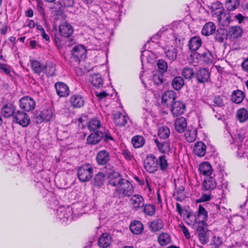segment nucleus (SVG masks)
Returning <instances> with one entry per match:
<instances>
[{
  "mask_svg": "<svg viewBox=\"0 0 248 248\" xmlns=\"http://www.w3.org/2000/svg\"><path fill=\"white\" fill-rule=\"evenodd\" d=\"M109 184L115 187L114 195L119 199L130 197L133 194L134 188L132 183L124 178L118 172H114L110 175Z\"/></svg>",
  "mask_w": 248,
  "mask_h": 248,
  "instance_id": "nucleus-1",
  "label": "nucleus"
},
{
  "mask_svg": "<svg viewBox=\"0 0 248 248\" xmlns=\"http://www.w3.org/2000/svg\"><path fill=\"white\" fill-rule=\"evenodd\" d=\"M93 175V169L89 164H84L80 167L78 170V177L81 182L89 181Z\"/></svg>",
  "mask_w": 248,
  "mask_h": 248,
  "instance_id": "nucleus-2",
  "label": "nucleus"
},
{
  "mask_svg": "<svg viewBox=\"0 0 248 248\" xmlns=\"http://www.w3.org/2000/svg\"><path fill=\"white\" fill-rule=\"evenodd\" d=\"M144 165L147 171L154 173L158 169V160L154 155L149 154L145 159Z\"/></svg>",
  "mask_w": 248,
  "mask_h": 248,
  "instance_id": "nucleus-3",
  "label": "nucleus"
},
{
  "mask_svg": "<svg viewBox=\"0 0 248 248\" xmlns=\"http://www.w3.org/2000/svg\"><path fill=\"white\" fill-rule=\"evenodd\" d=\"M13 119L14 122L23 127L27 126L30 123V118L28 114L20 110L15 112Z\"/></svg>",
  "mask_w": 248,
  "mask_h": 248,
  "instance_id": "nucleus-4",
  "label": "nucleus"
},
{
  "mask_svg": "<svg viewBox=\"0 0 248 248\" xmlns=\"http://www.w3.org/2000/svg\"><path fill=\"white\" fill-rule=\"evenodd\" d=\"M35 105L34 100L28 96H24L19 100V107L21 109L25 111L29 112L33 110Z\"/></svg>",
  "mask_w": 248,
  "mask_h": 248,
  "instance_id": "nucleus-5",
  "label": "nucleus"
},
{
  "mask_svg": "<svg viewBox=\"0 0 248 248\" xmlns=\"http://www.w3.org/2000/svg\"><path fill=\"white\" fill-rule=\"evenodd\" d=\"M72 54L75 61L79 62L86 57V49L82 45L77 46L73 48Z\"/></svg>",
  "mask_w": 248,
  "mask_h": 248,
  "instance_id": "nucleus-6",
  "label": "nucleus"
},
{
  "mask_svg": "<svg viewBox=\"0 0 248 248\" xmlns=\"http://www.w3.org/2000/svg\"><path fill=\"white\" fill-rule=\"evenodd\" d=\"M53 117V111L51 108L48 107L44 109L36 117V122L40 123L44 121H49Z\"/></svg>",
  "mask_w": 248,
  "mask_h": 248,
  "instance_id": "nucleus-7",
  "label": "nucleus"
},
{
  "mask_svg": "<svg viewBox=\"0 0 248 248\" xmlns=\"http://www.w3.org/2000/svg\"><path fill=\"white\" fill-rule=\"evenodd\" d=\"M155 143L161 153L169 155L171 152L170 143L168 141H163L162 140L155 139Z\"/></svg>",
  "mask_w": 248,
  "mask_h": 248,
  "instance_id": "nucleus-8",
  "label": "nucleus"
},
{
  "mask_svg": "<svg viewBox=\"0 0 248 248\" xmlns=\"http://www.w3.org/2000/svg\"><path fill=\"white\" fill-rule=\"evenodd\" d=\"M132 208L134 210H139L144 204V200L143 197L139 194L134 195L130 199Z\"/></svg>",
  "mask_w": 248,
  "mask_h": 248,
  "instance_id": "nucleus-9",
  "label": "nucleus"
},
{
  "mask_svg": "<svg viewBox=\"0 0 248 248\" xmlns=\"http://www.w3.org/2000/svg\"><path fill=\"white\" fill-rule=\"evenodd\" d=\"M110 154L108 151L102 150L99 151L96 156L97 164L99 165H105L109 160Z\"/></svg>",
  "mask_w": 248,
  "mask_h": 248,
  "instance_id": "nucleus-10",
  "label": "nucleus"
},
{
  "mask_svg": "<svg viewBox=\"0 0 248 248\" xmlns=\"http://www.w3.org/2000/svg\"><path fill=\"white\" fill-rule=\"evenodd\" d=\"M57 94L60 97H66L69 94L70 90L68 86L62 82H57L55 84Z\"/></svg>",
  "mask_w": 248,
  "mask_h": 248,
  "instance_id": "nucleus-11",
  "label": "nucleus"
},
{
  "mask_svg": "<svg viewBox=\"0 0 248 248\" xmlns=\"http://www.w3.org/2000/svg\"><path fill=\"white\" fill-rule=\"evenodd\" d=\"M171 112L174 116L183 114L186 110V105L181 101L174 102L171 105Z\"/></svg>",
  "mask_w": 248,
  "mask_h": 248,
  "instance_id": "nucleus-12",
  "label": "nucleus"
},
{
  "mask_svg": "<svg viewBox=\"0 0 248 248\" xmlns=\"http://www.w3.org/2000/svg\"><path fill=\"white\" fill-rule=\"evenodd\" d=\"M112 239L108 233H104L99 237L98 240V246L102 248L109 247L112 243Z\"/></svg>",
  "mask_w": 248,
  "mask_h": 248,
  "instance_id": "nucleus-13",
  "label": "nucleus"
},
{
  "mask_svg": "<svg viewBox=\"0 0 248 248\" xmlns=\"http://www.w3.org/2000/svg\"><path fill=\"white\" fill-rule=\"evenodd\" d=\"M59 32L63 37H69L73 33V29L69 23L65 22L60 25Z\"/></svg>",
  "mask_w": 248,
  "mask_h": 248,
  "instance_id": "nucleus-14",
  "label": "nucleus"
},
{
  "mask_svg": "<svg viewBox=\"0 0 248 248\" xmlns=\"http://www.w3.org/2000/svg\"><path fill=\"white\" fill-rule=\"evenodd\" d=\"M228 31L224 28H219L215 30L214 36L215 40L219 43L224 42L228 38Z\"/></svg>",
  "mask_w": 248,
  "mask_h": 248,
  "instance_id": "nucleus-15",
  "label": "nucleus"
},
{
  "mask_svg": "<svg viewBox=\"0 0 248 248\" xmlns=\"http://www.w3.org/2000/svg\"><path fill=\"white\" fill-rule=\"evenodd\" d=\"M198 81L201 83L207 82L210 78V73L205 68H201L196 74Z\"/></svg>",
  "mask_w": 248,
  "mask_h": 248,
  "instance_id": "nucleus-16",
  "label": "nucleus"
},
{
  "mask_svg": "<svg viewBox=\"0 0 248 248\" xmlns=\"http://www.w3.org/2000/svg\"><path fill=\"white\" fill-rule=\"evenodd\" d=\"M217 184L214 177H208L204 179L202 183V189L205 191H211L217 186Z\"/></svg>",
  "mask_w": 248,
  "mask_h": 248,
  "instance_id": "nucleus-17",
  "label": "nucleus"
},
{
  "mask_svg": "<svg viewBox=\"0 0 248 248\" xmlns=\"http://www.w3.org/2000/svg\"><path fill=\"white\" fill-rule=\"evenodd\" d=\"M176 98V93L172 90L166 91L162 97V102L167 105L172 104Z\"/></svg>",
  "mask_w": 248,
  "mask_h": 248,
  "instance_id": "nucleus-18",
  "label": "nucleus"
},
{
  "mask_svg": "<svg viewBox=\"0 0 248 248\" xmlns=\"http://www.w3.org/2000/svg\"><path fill=\"white\" fill-rule=\"evenodd\" d=\"M103 137V132L101 131H96L91 133L87 137V142L89 144L94 145L98 143Z\"/></svg>",
  "mask_w": 248,
  "mask_h": 248,
  "instance_id": "nucleus-19",
  "label": "nucleus"
},
{
  "mask_svg": "<svg viewBox=\"0 0 248 248\" xmlns=\"http://www.w3.org/2000/svg\"><path fill=\"white\" fill-rule=\"evenodd\" d=\"M194 154L198 156H203L206 151L205 144L202 141L196 142L193 147Z\"/></svg>",
  "mask_w": 248,
  "mask_h": 248,
  "instance_id": "nucleus-20",
  "label": "nucleus"
},
{
  "mask_svg": "<svg viewBox=\"0 0 248 248\" xmlns=\"http://www.w3.org/2000/svg\"><path fill=\"white\" fill-rule=\"evenodd\" d=\"M70 102L73 107L75 108H80L84 106L85 100L82 96L78 94H75L71 97Z\"/></svg>",
  "mask_w": 248,
  "mask_h": 248,
  "instance_id": "nucleus-21",
  "label": "nucleus"
},
{
  "mask_svg": "<svg viewBox=\"0 0 248 248\" xmlns=\"http://www.w3.org/2000/svg\"><path fill=\"white\" fill-rule=\"evenodd\" d=\"M210 9L213 16H221L225 11L222 3L219 1L212 3Z\"/></svg>",
  "mask_w": 248,
  "mask_h": 248,
  "instance_id": "nucleus-22",
  "label": "nucleus"
},
{
  "mask_svg": "<svg viewBox=\"0 0 248 248\" xmlns=\"http://www.w3.org/2000/svg\"><path fill=\"white\" fill-rule=\"evenodd\" d=\"M174 124L175 129L179 133L183 132L187 126L186 120L183 117L176 119Z\"/></svg>",
  "mask_w": 248,
  "mask_h": 248,
  "instance_id": "nucleus-23",
  "label": "nucleus"
},
{
  "mask_svg": "<svg viewBox=\"0 0 248 248\" xmlns=\"http://www.w3.org/2000/svg\"><path fill=\"white\" fill-rule=\"evenodd\" d=\"M115 123L120 126H124L127 123L128 117L127 116L123 115L121 113L117 112L113 114Z\"/></svg>",
  "mask_w": 248,
  "mask_h": 248,
  "instance_id": "nucleus-24",
  "label": "nucleus"
},
{
  "mask_svg": "<svg viewBox=\"0 0 248 248\" xmlns=\"http://www.w3.org/2000/svg\"><path fill=\"white\" fill-rule=\"evenodd\" d=\"M166 57L171 61H174L177 57V49L173 46H166L165 48Z\"/></svg>",
  "mask_w": 248,
  "mask_h": 248,
  "instance_id": "nucleus-25",
  "label": "nucleus"
},
{
  "mask_svg": "<svg viewBox=\"0 0 248 248\" xmlns=\"http://www.w3.org/2000/svg\"><path fill=\"white\" fill-rule=\"evenodd\" d=\"M202 41L200 37L195 36L191 38L188 42L189 48L192 51H196L201 46Z\"/></svg>",
  "mask_w": 248,
  "mask_h": 248,
  "instance_id": "nucleus-26",
  "label": "nucleus"
},
{
  "mask_svg": "<svg viewBox=\"0 0 248 248\" xmlns=\"http://www.w3.org/2000/svg\"><path fill=\"white\" fill-rule=\"evenodd\" d=\"M130 230L133 233L139 234L143 231V225L140 221L135 220L131 222Z\"/></svg>",
  "mask_w": 248,
  "mask_h": 248,
  "instance_id": "nucleus-27",
  "label": "nucleus"
},
{
  "mask_svg": "<svg viewBox=\"0 0 248 248\" xmlns=\"http://www.w3.org/2000/svg\"><path fill=\"white\" fill-rule=\"evenodd\" d=\"M90 81L93 86L98 88L102 87L103 84V79L99 74L91 75Z\"/></svg>",
  "mask_w": 248,
  "mask_h": 248,
  "instance_id": "nucleus-28",
  "label": "nucleus"
},
{
  "mask_svg": "<svg viewBox=\"0 0 248 248\" xmlns=\"http://www.w3.org/2000/svg\"><path fill=\"white\" fill-rule=\"evenodd\" d=\"M199 170L200 173L203 175L209 176L212 172V166L208 162H204L201 163Z\"/></svg>",
  "mask_w": 248,
  "mask_h": 248,
  "instance_id": "nucleus-29",
  "label": "nucleus"
},
{
  "mask_svg": "<svg viewBox=\"0 0 248 248\" xmlns=\"http://www.w3.org/2000/svg\"><path fill=\"white\" fill-rule=\"evenodd\" d=\"M15 106L12 104H6L3 106L1 109V113L5 117H14L15 112Z\"/></svg>",
  "mask_w": 248,
  "mask_h": 248,
  "instance_id": "nucleus-30",
  "label": "nucleus"
},
{
  "mask_svg": "<svg viewBox=\"0 0 248 248\" xmlns=\"http://www.w3.org/2000/svg\"><path fill=\"white\" fill-rule=\"evenodd\" d=\"M57 213L58 218L61 220L68 219L72 217V212L70 208L60 207L57 210Z\"/></svg>",
  "mask_w": 248,
  "mask_h": 248,
  "instance_id": "nucleus-31",
  "label": "nucleus"
},
{
  "mask_svg": "<svg viewBox=\"0 0 248 248\" xmlns=\"http://www.w3.org/2000/svg\"><path fill=\"white\" fill-rule=\"evenodd\" d=\"M216 30V26L215 24L211 22L206 23L203 26L202 33L205 36H209L214 33Z\"/></svg>",
  "mask_w": 248,
  "mask_h": 248,
  "instance_id": "nucleus-32",
  "label": "nucleus"
},
{
  "mask_svg": "<svg viewBox=\"0 0 248 248\" xmlns=\"http://www.w3.org/2000/svg\"><path fill=\"white\" fill-rule=\"evenodd\" d=\"M228 31V35L232 38L236 39L241 37L242 34V30L239 26H233L231 27Z\"/></svg>",
  "mask_w": 248,
  "mask_h": 248,
  "instance_id": "nucleus-33",
  "label": "nucleus"
},
{
  "mask_svg": "<svg viewBox=\"0 0 248 248\" xmlns=\"http://www.w3.org/2000/svg\"><path fill=\"white\" fill-rule=\"evenodd\" d=\"M197 130L194 128L188 129L185 133L186 140L189 142H194L197 138Z\"/></svg>",
  "mask_w": 248,
  "mask_h": 248,
  "instance_id": "nucleus-34",
  "label": "nucleus"
},
{
  "mask_svg": "<svg viewBox=\"0 0 248 248\" xmlns=\"http://www.w3.org/2000/svg\"><path fill=\"white\" fill-rule=\"evenodd\" d=\"M43 72L46 73L47 76H53L56 72V65L49 62L44 65V70Z\"/></svg>",
  "mask_w": 248,
  "mask_h": 248,
  "instance_id": "nucleus-35",
  "label": "nucleus"
},
{
  "mask_svg": "<svg viewBox=\"0 0 248 248\" xmlns=\"http://www.w3.org/2000/svg\"><path fill=\"white\" fill-rule=\"evenodd\" d=\"M164 227V223L162 219L157 218L150 223V228L152 231L157 232L162 229Z\"/></svg>",
  "mask_w": 248,
  "mask_h": 248,
  "instance_id": "nucleus-36",
  "label": "nucleus"
},
{
  "mask_svg": "<svg viewBox=\"0 0 248 248\" xmlns=\"http://www.w3.org/2000/svg\"><path fill=\"white\" fill-rule=\"evenodd\" d=\"M102 124L101 121L97 118H93L89 121L88 127L90 131H97L101 128Z\"/></svg>",
  "mask_w": 248,
  "mask_h": 248,
  "instance_id": "nucleus-37",
  "label": "nucleus"
},
{
  "mask_svg": "<svg viewBox=\"0 0 248 248\" xmlns=\"http://www.w3.org/2000/svg\"><path fill=\"white\" fill-rule=\"evenodd\" d=\"M245 97L244 93L240 90L234 91L232 94V100L236 104L241 103Z\"/></svg>",
  "mask_w": 248,
  "mask_h": 248,
  "instance_id": "nucleus-38",
  "label": "nucleus"
},
{
  "mask_svg": "<svg viewBox=\"0 0 248 248\" xmlns=\"http://www.w3.org/2000/svg\"><path fill=\"white\" fill-rule=\"evenodd\" d=\"M170 135V130L168 126L162 125L159 127L158 130V136L160 138V140L166 139Z\"/></svg>",
  "mask_w": 248,
  "mask_h": 248,
  "instance_id": "nucleus-39",
  "label": "nucleus"
},
{
  "mask_svg": "<svg viewBox=\"0 0 248 248\" xmlns=\"http://www.w3.org/2000/svg\"><path fill=\"white\" fill-rule=\"evenodd\" d=\"M158 241L161 245H167L171 242L170 235L168 233L162 232L158 235Z\"/></svg>",
  "mask_w": 248,
  "mask_h": 248,
  "instance_id": "nucleus-40",
  "label": "nucleus"
},
{
  "mask_svg": "<svg viewBox=\"0 0 248 248\" xmlns=\"http://www.w3.org/2000/svg\"><path fill=\"white\" fill-rule=\"evenodd\" d=\"M237 118L241 123H243L248 119V111L245 108H241L237 111Z\"/></svg>",
  "mask_w": 248,
  "mask_h": 248,
  "instance_id": "nucleus-41",
  "label": "nucleus"
},
{
  "mask_svg": "<svg viewBox=\"0 0 248 248\" xmlns=\"http://www.w3.org/2000/svg\"><path fill=\"white\" fill-rule=\"evenodd\" d=\"M171 85L173 88L176 90H180L184 85V80L183 78L180 77H175L173 78Z\"/></svg>",
  "mask_w": 248,
  "mask_h": 248,
  "instance_id": "nucleus-42",
  "label": "nucleus"
},
{
  "mask_svg": "<svg viewBox=\"0 0 248 248\" xmlns=\"http://www.w3.org/2000/svg\"><path fill=\"white\" fill-rule=\"evenodd\" d=\"M239 4V0H227L225 2V7L229 11H232L236 9Z\"/></svg>",
  "mask_w": 248,
  "mask_h": 248,
  "instance_id": "nucleus-43",
  "label": "nucleus"
},
{
  "mask_svg": "<svg viewBox=\"0 0 248 248\" xmlns=\"http://www.w3.org/2000/svg\"><path fill=\"white\" fill-rule=\"evenodd\" d=\"M31 68L33 71L38 74L43 72L44 70V65H43L40 62L37 60L31 61Z\"/></svg>",
  "mask_w": 248,
  "mask_h": 248,
  "instance_id": "nucleus-44",
  "label": "nucleus"
},
{
  "mask_svg": "<svg viewBox=\"0 0 248 248\" xmlns=\"http://www.w3.org/2000/svg\"><path fill=\"white\" fill-rule=\"evenodd\" d=\"M132 143L135 148H140L144 144L145 140L141 136H135L132 139Z\"/></svg>",
  "mask_w": 248,
  "mask_h": 248,
  "instance_id": "nucleus-45",
  "label": "nucleus"
},
{
  "mask_svg": "<svg viewBox=\"0 0 248 248\" xmlns=\"http://www.w3.org/2000/svg\"><path fill=\"white\" fill-rule=\"evenodd\" d=\"M105 180V175L102 172H99L95 175L94 178V185L97 187L103 185Z\"/></svg>",
  "mask_w": 248,
  "mask_h": 248,
  "instance_id": "nucleus-46",
  "label": "nucleus"
},
{
  "mask_svg": "<svg viewBox=\"0 0 248 248\" xmlns=\"http://www.w3.org/2000/svg\"><path fill=\"white\" fill-rule=\"evenodd\" d=\"M200 55L201 58L204 62L208 64L212 63L214 57L212 53L210 51L206 50Z\"/></svg>",
  "mask_w": 248,
  "mask_h": 248,
  "instance_id": "nucleus-47",
  "label": "nucleus"
},
{
  "mask_svg": "<svg viewBox=\"0 0 248 248\" xmlns=\"http://www.w3.org/2000/svg\"><path fill=\"white\" fill-rule=\"evenodd\" d=\"M168 34L170 35V38L172 39H174L175 41L177 40V38L175 34H173V31L170 28H166L165 29L164 28L160 30L159 32L157 33V35H159L160 36H161V35H167Z\"/></svg>",
  "mask_w": 248,
  "mask_h": 248,
  "instance_id": "nucleus-48",
  "label": "nucleus"
},
{
  "mask_svg": "<svg viewBox=\"0 0 248 248\" xmlns=\"http://www.w3.org/2000/svg\"><path fill=\"white\" fill-rule=\"evenodd\" d=\"M182 74L187 79H190L194 75L193 68L187 66L185 67L182 71Z\"/></svg>",
  "mask_w": 248,
  "mask_h": 248,
  "instance_id": "nucleus-49",
  "label": "nucleus"
},
{
  "mask_svg": "<svg viewBox=\"0 0 248 248\" xmlns=\"http://www.w3.org/2000/svg\"><path fill=\"white\" fill-rule=\"evenodd\" d=\"M158 166L160 169L163 171L166 170L168 167V164L166 157L164 155H161L158 157Z\"/></svg>",
  "mask_w": 248,
  "mask_h": 248,
  "instance_id": "nucleus-50",
  "label": "nucleus"
},
{
  "mask_svg": "<svg viewBox=\"0 0 248 248\" xmlns=\"http://www.w3.org/2000/svg\"><path fill=\"white\" fill-rule=\"evenodd\" d=\"M232 222L236 229H240L243 226L244 220L241 217L236 216L232 219Z\"/></svg>",
  "mask_w": 248,
  "mask_h": 248,
  "instance_id": "nucleus-51",
  "label": "nucleus"
},
{
  "mask_svg": "<svg viewBox=\"0 0 248 248\" xmlns=\"http://www.w3.org/2000/svg\"><path fill=\"white\" fill-rule=\"evenodd\" d=\"M208 232V231L196 232L198 235V238L202 244H205L208 243L209 240Z\"/></svg>",
  "mask_w": 248,
  "mask_h": 248,
  "instance_id": "nucleus-52",
  "label": "nucleus"
},
{
  "mask_svg": "<svg viewBox=\"0 0 248 248\" xmlns=\"http://www.w3.org/2000/svg\"><path fill=\"white\" fill-rule=\"evenodd\" d=\"M143 212L146 215L153 216L155 213V208L154 205L152 204H145L143 205Z\"/></svg>",
  "mask_w": 248,
  "mask_h": 248,
  "instance_id": "nucleus-53",
  "label": "nucleus"
},
{
  "mask_svg": "<svg viewBox=\"0 0 248 248\" xmlns=\"http://www.w3.org/2000/svg\"><path fill=\"white\" fill-rule=\"evenodd\" d=\"M230 17L231 16H217L218 23L222 26H228L232 21Z\"/></svg>",
  "mask_w": 248,
  "mask_h": 248,
  "instance_id": "nucleus-54",
  "label": "nucleus"
},
{
  "mask_svg": "<svg viewBox=\"0 0 248 248\" xmlns=\"http://www.w3.org/2000/svg\"><path fill=\"white\" fill-rule=\"evenodd\" d=\"M197 224L196 232L208 231V225L204 220L199 221Z\"/></svg>",
  "mask_w": 248,
  "mask_h": 248,
  "instance_id": "nucleus-55",
  "label": "nucleus"
},
{
  "mask_svg": "<svg viewBox=\"0 0 248 248\" xmlns=\"http://www.w3.org/2000/svg\"><path fill=\"white\" fill-rule=\"evenodd\" d=\"M157 66L161 74L165 72L168 68L167 63L163 60H159L157 62Z\"/></svg>",
  "mask_w": 248,
  "mask_h": 248,
  "instance_id": "nucleus-56",
  "label": "nucleus"
},
{
  "mask_svg": "<svg viewBox=\"0 0 248 248\" xmlns=\"http://www.w3.org/2000/svg\"><path fill=\"white\" fill-rule=\"evenodd\" d=\"M198 216L199 217H202V220H204L205 221L207 219V212L205 210V208L201 205H200L199 206Z\"/></svg>",
  "mask_w": 248,
  "mask_h": 248,
  "instance_id": "nucleus-57",
  "label": "nucleus"
},
{
  "mask_svg": "<svg viewBox=\"0 0 248 248\" xmlns=\"http://www.w3.org/2000/svg\"><path fill=\"white\" fill-rule=\"evenodd\" d=\"M163 74H154L153 76V81L155 84H160L163 82Z\"/></svg>",
  "mask_w": 248,
  "mask_h": 248,
  "instance_id": "nucleus-58",
  "label": "nucleus"
},
{
  "mask_svg": "<svg viewBox=\"0 0 248 248\" xmlns=\"http://www.w3.org/2000/svg\"><path fill=\"white\" fill-rule=\"evenodd\" d=\"M36 2V8L39 14L42 16H45V11L43 2L41 0H39Z\"/></svg>",
  "mask_w": 248,
  "mask_h": 248,
  "instance_id": "nucleus-59",
  "label": "nucleus"
},
{
  "mask_svg": "<svg viewBox=\"0 0 248 248\" xmlns=\"http://www.w3.org/2000/svg\"><path fill=\"white\" fill-rule=\"evenodd\" d=\"M222 244V239L218 236L214 235L212 238L211 245L215 247H218Z\"/></svg>",
  "mask_w": 248,
  "mask_h": 248,
  "instance_id": "nucleus-60",
  "label": "nucleus"
},
{
  "mask_svg": "<svg viewBox=\"0 0 248 248\" xmlns=\"http://www.w3.org/2000/svg\"><path fill=\"white\" fill-rule=\"evenodd\" d=\"M0 69L7 75L10 74L12 69L9 65L2 63H0Z\"/></svg>",
  "mask_w": 248,
  "mask_h": 248,
  "instance_id": "nucleus-61",
  "label": "nucleus"
},
{
  "mask_svg": "<svg viewBox=\"0 0 248 248\" xmlns=\"http://www.w3.org/2000/svg\"><path fill=\"white\" fill-rule=\"evenodd\" d=\"M210 194H202L201 197L197 200V202H202L209 201L211 200Z\"/></svg>",
  "mask_w": 248,
  "mask_h": 248,
  "instance_id": "nucleus-62",
  "label": "nucleus"
},
{
  "mask_svg": "<svg viewBox=\"0 0 248 248\" xmlns=\"http://www.w3.org/2000/svg\"><path fill=\"white\" fill-rule=\"evenodd\" d=\"M103 132V137L105 138V141H108L109 140H113V138L112 137L108 130H105Z\"/></svg>",
  "mask_w": 248,
  "mask_h": 248,
  "instance_id": "nucleus-63",
  "label": "nucleus"
},
{
  "mask_svg": "<svg viewBox=\"0 0 248 248\" xmlns=\"http://www.w3.org/2000/svg\"><path fill=\"white\" fill-rule=\"evenodd\" d=\"M214 102L217 106H219V107H221L223 105V100L221 98V97L219 96H216L215 97L214 100Z\"/></svg>",
  "mask_w": 248,
  "mask_h": 248,
  "instance_id": "nucleus-64",
  "label": "nucleus"
}]
</instances>
